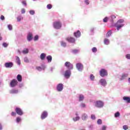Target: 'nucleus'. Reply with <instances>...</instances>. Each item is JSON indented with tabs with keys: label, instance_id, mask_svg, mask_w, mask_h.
Masks as SVG:
<instances>
[{
	"label": "nucleus",
	"instance_id": "1",
	"mask_svg": "<svg viewBox=\"0 0 130 130\" xmlns=\"http://www.w3.org/2000/svg\"><path fill=\"white\" fill-rule=\"evenodd\" d=\"M62 26V24L59 20L54 21L53 23V27L56 30H59V29L61 28Z\"/></svg>",
	"mask_w": 130,
	"mask_h": 130
},
{
	"label": "nucleus",
	"instance_id": "2",
	"mask_svg": "<svg viewBox=\"0 0 130 130\" xmlns=\"http://www.w3.org/2000/svg\"><path fill=\"white\" fill-rule=\"evenodd\" d=\"M15 111L16 112V114L17 115H19V116H22V115H24V111L20 107H16L15 108Z\"/></svg>",
	"mask_w": 130,
	"mask_h": 130
},
{
	"label": "nucleus",
	"instance_id": "3",
	"mask_svg": "<svg viewBox=\"0 0 130 130\" xmlns=\"http://www.w3.org/2000/svg\"><path fill=\"white\" fill-rule=\"evenodd\" d=\"M64 67L68 69L67 70L72 71L74 69V64L70 62L66 61L64 63Z\"/></svg>",
	"mask_w": 130,
	"mask_h": 130
},
{
	"label": "nucleus",
	"instance_id": "4",
	"mask_svg": "<svg viewBox=\"0 0 130 130\" xmlns=\"http://www.w3.org/2000/svg\"><path fill=\"white\" fill-rule=\"evenodd\" d=\"M76 69L78 72H83L84 70V65L81 62H78L76 64Z\"/></svg>",
	"mask_w": 130,
	"mask_h": 130
},
{
	"label": "nucleus",
	"instance_id": "5",
	"mask_svg": "<svg viewBox=\"0 0 130 130\" xmlns=\"http://www.w3.org/2000/svg\"><path fill=\"white\" fill-rule=\"evenodd\" d=\"M17 85H18V80L15 79H12L10 83L11 88H15Z\"/></svg>",
	"mask_w": 130,
	"mask_h": 130
},
{
	"label": "nucleus",
	"instance_id": "6",
	"mask_svg": "<svg viewBox=\"0 0 130 130\" xmlns=\"http://www.w3.org/2000/svg\"><path fill=\"white\" fill-rule=\"evenodd\" d=\"M72 70H67L63 74V76L65 78V79H70L71 78V75H72Z\"/></svg>",
	"mask_w": 130,
	"mask_h": 130
},
{
	"label": "nucleus",
	"instance_id": "7",
	"mask_svg": "<svg viewBox=\"0 0 130 130\" xmlns=\"http://www.w3.org/2000/svg\"><path fill=\"white\" fill-rule=\"evenodd\" d=\"M100 75L101 77L103 78V77L107 76V75H108V73H107V71H106V70H105V69H102L100 71Z\"/></svg>",
	"mask_w": 130,
	"mask_h": 130
},
{
	"label": "nucleus",
	"instance_id": "8",
	"mask_svg": "<svg viewBox=\"0 0 130 130\" xmlns=\"http://www.w3.org/2000/svg\"><path fill=\"white\" fill-rule=\"evenodd\" d=\"M104 106V103L101 101H98L95 102V107L98 108H102Z\"/></svg>",
	"mask_w": 130,
	"mask_h": 130
},
{
	"label": "nucleus",
	"instance_id": "9",
	"mask_svg": "<svg viewBox=\"0 0 130 130\" xmlns=\"http://www.w3.org/2000/svg\"><path fill=\"white\" fill-rule=\"evenodd\" d=\"M99 83L101 86H103V87H106V86H107V81L106 79L104 78L101 79L99 81Z\"/></svg>",
	"mask_w": 130,
	"mask_h": 130
},
{
	"label": "nucleus",
	"instance_id": "10",
	"mask_svg": "<svg viewBox=\"0 0 130 130\" xmlns=\"http://www.w3.org/2000/svg\"><path fill=\"white\" fill-rule=\"evenodd\" d=\"M56 90L58 92H61L63 90V84L62 83H59L57 85Z\"/></svg>",
	"mask_w": 130,
	"mask_h": 130
},
{
	"label": "nucleus",
	"instance_id": "11",
	"mask_svg": "<svg viewBox=\"0 0 130 130\" xmlns=\"http://www.w3.org/2000/svg\"><path fill=\"white\" fill-rule=\"evenodd\" d=\"M32 40H33V34H32V32H28L27 36V41H28V42H30L32 41Z\"/></svg>",
	"mask_w": 130,
	"mask_h": 130
},
{
	"label": "nucleus",
	"instance_id": "12",
	"mask_svg": "<svg viewBox=\"0 0 130 130\" xmlns=\"http://www.w3.org/2000/svg\"><path fill=\"white\" fill-rule=\"evenodd\" d=\"M48 116V113L46 111H44L42 112L41 116V119H45Z\"/></svg>",
	"mask_w": 130,
	"mask_h": 130
},
{
	"label": "nucleus",
	"instance_id": "13",
	"mask_svg": "<svg viewBox=\"0 0 130 130\" xmlns=\"http://www.w3.org/2000/svg\"><path fill=\"white\" fill-rule=\"evenodd\" d=\"M13 66L14 63L13 62H7L5 63V67L7 69H11V68H13Z\"/></svg>",
	"mask_w": 130,
	"mask_h": 130
},
{
	"label": "nucleus",
	"instance_id": "14",
	"mask_svg": "<svg viewBox=\"0 0 130 130\" xmlns=\"http://www.w3.org/2000/svg\"><path fill=\"white\" fill-rule=\"evenodd\" d=\"M67 41H68V42H70V43H75V42H76V40L75 39V38L72 37H67Z\"/></svg>",
	"mask_w": 130,
	"mask_h": 130
},
{
	"label": "nucleus",
	"instance_id": "15",
	"mask_svg": "<svg viewBox=\"0 0 130 130\" xmlns=\"http://www.w3.org/2000/svg\"><path fill=\"white\" fill-rule=\"evenodd\" d=\"M9 93L10 94H12V95H14L15 94H18V93H19V90L13 88L9 90Z\"/></svg>",
	"mask_w": 130,
	"mask_h": 130
},
{
	"label": "nucleus",
	"instance_id": "16",
	"mask_svg": "<svg viewBox=\"0 0 130 130\" xmlns=\"http://www.w3.org/2000/svg\"><path fill=\"white\" fill-rule=\"evenodd\" d=\"M123 26H124V24H118L116 23L114 24V27L117 28V31H119V30H120V29H121Z\"/></svg>",
	"mask_w": 130,
	"mask_h": 130
},
{
	"label": "nucleus",
	"instance_id": "17",
	"mask_svg": "<svg viewBox=\"0 0 130 130\" xmlns=\"http://www.w3.org/2000/svg\"><path fill=\"white\" fill-rule=\"evenodd\" d=\"M74 36L76 38H80L81 37V31L77 30L76 32H74Z\"/></svg>",
	"mask_w": 130,
	"mask_h": 130
},
{
	"label": "nucleus",
	"instance_id": "18",
	"mask_svg": "<svg viewBox=\"0 0 130 130\" xmlns=\"http://www.w3.org/2000/svg\"><path fill=\"white\" fill-rule=\"evenodd\" d=\"M81 119L83 121H86L88 119V115L86 113H83L81 115Z\"/></svg>",
	"mask_w": 130,
	"mask_h": 130
},
{
	"label": "nucleus",
	"instance_id": "19",
	"mask_svg": "<svg viewBox=\"0 0 130 130\" xmlns=\"http://www.w3.org/2000/svg\"><path fill=\"white\" fill-rule=\"evenodd\" d=\"M95 30H96V27H91L89 30V35H94L95 34Z\"/></svg>",
	"mask_w": 130,
	"mask_h": 130
},
{
	"label": "nucleus",
	"instance_id": "20",
	"mask_svg": "<svg viewBox=\"0 0 130 130\" xmlns=\"http://www.w3.org/2000/svg\"><path fill=\"white\" fill-rule=\"evenodd\" d=\"M128 76V74L127 73H123L122 74L120 80L123 81L125 78H127V76Z\"/></svg>",
	"mask_w": 130,
	"mask_h": 130
},
{
	"label": "nucleus",
	"instance_id": "21",
	"mask_svg": "<svg viewBox=\"0 0 130 130\" xmlns=\"http://www.w3.org/2000/svg\"><path fill=\"white\" fill-rule=\"evenodd\" d=\"M15 58H16V63H17V64H18V66H20L21 65V60H20V57H19V56H16Z\"/></svg>",
	"mask_w": 130,
	"mask_h": 130
},
{
	"label": "nucleus",
	"instance_id": "22",
	"mask_svg": "<svg viewBox=\"0 0 130 130\" xmlns=\"http://www.w3.org/2000/svg\"><path fill=\"white\" fill-rule=\"evenodd\" d=\"M45 57H46V54L45 53H42L41 54L40 58H41V60H44V59H45Z\"/></svg>",
	"mask_w": 130,
	"mask_h": 130
},
{
	"label": "nucleus",
	"instance_id": "23",
	"mask_svg": "<svg viewBox=\"0 0 130 130\" xmlns=\"http://www.w3.org/2000/svg\"><path fill=\"white\" fill-rule=\"evenodd\" d=\"M46 59L48 61V62L50 63L51 61H52V56L51 55H48L46 57Z\"/></svg>",
	"mask_w": 130,
	"mask_h": 130
},
{
	"label": "nucleus",
	"instance_id": "24",
	"mask_svg": "<svg viewBox=\"0 0 130 130\" xmlns=\"http://www.w3.org/2000/svg\"><path fill=\"white\" fill-rule=\"evenodd\" d=\"M42 67H37L36 69L37 70L39 71V72H41L42 71V70H45V66L44 65H42Z\"/></svg>",
	"mask_w": 130,
	"mask_h": 130
},
{
	"label": "nucleus",
	"instance_id": "25",
	"mask_svg": "<svg viewBox=\"0 0 130 130\" xmlns=\"http://www.w3.org/2000/svg\"><path fill=\"white\" fill-rule=\"evenodd\" d=\"M85 99V96L83 94H79V102H81L82 101H84V100Z\"/></svg>",
	"mask_w": 130,
	"mask_h": 130
},
{
	"label": "nucleus",
	"instance_id": "26",
	"mask_svg": "<svg viewBox=\"0 0 130 130\" xmlns=\"http://www.w3.org/2000/svg\"><path fill=\"white\" fill-rule=\"evenodd\" d=\"M15 121L17 124L20 123V122L22 121V118H21L20 116L17 117L15 119Z\"/></svg>",
	"mask_w": 130,
	"mask_h": 130
},
{
	"label": "nucleus",
	"instance_id": "27",
	"mask_svg": "<svg viewBox=\"0 0 130 130\" xmlns=\"http://www.w3.org/2000/svg\"><path fill=\"white\" fill-rule=\"evenodd\" d=\"M123 100L126 101L127 103H130V98L129 96H123Z\"/></svg>",
	"mask_w": 130,
	"mask_h": 130
},
{
	"label": "nucleus",
	"instance_id": "28",
	"mask_svg": "<svg viewBox=\"0 0 130 130\" xmlns=\"http://www.w3.org/2000/svg\"><path fill=\"white\" fill-rule=\"evenodd\" d=\"M16 79H17L18 82H22V75L18 74L17 76Z\"/></svg>",
	"mask_w": 130,
	"mask_h": 130
},
{
	"label": "nucleus",
	"instance_id": "29",
	"mask_svg": "<svg viewBox=\"0 0 130 130\" xmlns=\"http://www.w3.org/2000/svg\"><path fill=\"white\" fill-rule=\"evenodd\" d=\"M123 22H124V20L123 19H119L115 24H118L119 25H123V24H122Z\"/></svg>",
	"mask_w": 130,
	"mask_h": 130
},
{
	"label": "nucleus",
	"instance_id": "30",
	"mask_svg": "<svg viewBox=\"0 0 130 130\" xmlns=\"http://www.w3.org/2000/svg\"><path fill=\"white\" fill-rule=\"evenodd\" d=\"M72 53H73V54H77L79 53V52H80V50L74 49L72 50Z\"/></svg>",
	"mask_w": 130,
	"mask_h": 130
},
{
	"label": "nucleus",
	"instance_id": "31",
	"mask_svg": "<svg viewBox=\"0 0 130 130\" xmlns=\"http://www.w3.org/2000/svg\"><path fill=\"white\" fill-rule=\"evenodd\" d=\"M112 35V30H110L106 34V37H110V36Z\"/></svg>",
	"mask_w": 130,
	"mask_h": 130
},
{
	"label": "nucleus",
	"instance_id": "32",
	"mask_svg": "<svg viewBox=\"0 0 130 130\" xmlns=\"http://www.w3.org/2000/svg\"><path fill=\"white\" fill-rule=\"evenodd\" d=\"M109 43H110V42L109 39H104V44H105L106 45H109Z\"/></svg>",
	"mask_w": 130,
	"mask_h": 130
},
{
	"label": "nucleus",
	"instance_id": "33",
	"mask_svg": "<svg viewBox=\"0 0 130 130\" xmlns=\"http://www.w3.org/2000/svg\"><path fill=\"white\" fill-rule=\"evenodd\" d=\"M81 118L80 117V116H76L75 117L73 118V121H75L76 122V121H78V120H80V119Z\"/></svg>",
	"mask_w": 130,
	"mask_h": 130
},
{
	"label": "nucleus",
	"instance_id": "34",
	"mask_svg": "<svg viewBox=\"0 0 130 130\" xmlns=\"http://www.w3.org/2000/svg\"><path fill=\"white\" fill-rule=\"evenodd\" d=\"M29 53V49H28L25 48L22 51V53H23V54H27V53Z\"/></svg>",
	"mask_w": 130,
	"mask_h": 130
},
{
	"label": "nucleus",
	"instance_id": "35",
	"mask_svg": "<svg viewBox=\"0 0 130 130\" xmlns=\"http://www.w3.org/2000/svg\"><path fill=\"white\" fill-rule=\"evenodd\" d=\"M89 79L90 81H92L93 82L95 80V76L93 74H90L89 76Z\"/></svg>",
	"mask_w": 130,
	"mask_h": 130
},
{
	"label": "nucleus",
	"instance_id": "36",
	"mask_svg": "<svg viewBox=\"0 0 130 130\" xmlns=\"http://www.w3.org/2000/svg\"><path fill=\"white\" fill-rule=\"evenodd\" d=\"M61 46L62 47H67V43L64 42V41H61L60 42Z\"/></svg>",
	"mask_w": 130,
	"mask_h": 130
},
{
	"label": "nucleus",
	"instance_id": "37",
	"mask_svg": "<svg viewBox=\"0 0 130 130\" xmlns=\"http://www.w3.org/2000/svg\"><path fill=\"white\" fill-rule=\"evenodd\" d=\"M120 116V113L119 112H117L114 114V117L117 118V117H119Z\"/></svg>",
	"mask_w": 130,
	"mask_h": 130
},
{
	"label": "nucleus",
	"instance_id": "38",
	"mask_svg": "<svg viewBox=\"0 0 130 130\" xmlns=\"http://www.w3.org/2000/svg\"><path fill=\"white\" fill-rule=\"evenodd\" d=\"M92 50V52H93V53H96V52H97L98 51V49H97V48L94 47L92 48L91 49Z\"/></svg>",
	"mask_w": 130,
	"mask_h": 130
},
{
	"label": "nucleus",
	"instance_id": "39",
	"mask_svg": "<svg viewBox=\"0 0 130 130\" xmlns=\"http://www.w3.org/2000/svg\"><path fill=\"white\" fill-rule=\"evenodd\" d=\"M17 20L18 22H20V21L21 20H23V17H22V16H18L17 17Z\"/></svg>",
	"mask_w": 130,
	"mask_h": 130
},
{
	"label": "nucleus",
	"instance_id": "40",
	"mask_svg": "<svg viewBox=\"0 0 130 130\" xmlns=\"http://www.w3.org/2000/svg\"><path fill=\"white\" fill-rule=\"evenodd\" d=\"M39 36H38V35H36L34 37V41H37L38 40H39Z\"/></svg>",
	"mask_w": 130,
	"mask_h": 130
},
{
	"label": "nucleus",
	"instance_id": "41",
	"mask_svg": "<svg viewBox=\"0 0 130 130\" xmlns=\"http://www.w3.org/2000/svg\"><path fill=\"white\" fill-rule=\"evenodd\" d=\"M29 14L32 16H33L34 15H35V11L33 10H29Z\"/></svg>",
	"mask_w": 130,
	"mask_h": 130
},
{
	"label": "nucleus",
	"instance_id": "42",
	"mask_svg": "<svg viewBox=\"0 0 130 130\" xmlns=\"http://www.w3.org/2000/svg\"><path fill=\"white\" fill-rule=\"evenodd\" d=\"M97 123L99 125L102 124V120L101 119H99L97 121Z\"/></svg>",
	"mask_w": 130,
	"mask_h": 130
},
{
	"label": "nucleus",
	"instance_id": "43",
	"mask_svg": "<svg viewBox=\"0 0 130 130\" xmlns=\"http://www.w3.org/2000/svg\"><path fill=\"white\" fill-rule=\"evenodd\" d=\"M3 47H5V48H7V46H9V44L4 42L2 44Z\"/></svg>",
	"mask_w": 130,
	"mask_h": 130
},
{
	"label": "nucleus",
	"instance_id": "44",
	"mask_svg": "<svg viewBox=\"0 0 130 130\" xmlns=\"http://www.w3.org/2000/svg\"><path fill=\"white\" fill-rule=\"evenodd\" d=\"M47 8L48 9V10H51V9H52V5L51 4L47 5Z\"/></svg>",
	"mask_w": 130,
	"mask_h": 130
},
{
	"label": "nucleus",
	"instance_id": "45",
	"mask_svg": "<svg viewBox=\"0 0 130 130\" xmlns=\"http://www.w3.org/2000/svg\"><path fill=\"white\" fill-rule=\"evenodd\" d=\"M107 129V126L103 125L101 128L100 130H106Z\"/></svg>",
	"mask_w": 130,
	"mask_h": 130
},
{
	"label": "nucleus",
	"instance_id": "46",
	"mask_svg": "<svg viewBox=\"0 0 130 130\" xmlns=\"http://www.w3.org/2000/svg\"><path fill=\"white\" fill-rule=\"evenodd\" d=\"M103 21L104 23H107V22H108V17H105Z\"/></svg>",
	"mask_w": 130,
	"mask_h": 130
},
{
	"label": "nucleus",
	"instance_id": "47",
	"mask_svg": "<svg viewBox=\"0 0 130 130\" xmlns=\"http://www.w3.org/2000/svg\"><path fill=\"white\" fill-rule=\"evenodd\" d=\"M84 4H85L86 6H88V5H90V1L84 0Z\"/></svg>",
	"mask_w": 130,
	"mask_h": 130
},
{
	"label": "nucleus",
	"instance_id": "48",
	"mask_svg": "<svg viewBox=\"0 0 130 130\" xmlns=\"http://www.w3.org/2000/svg\"><path fill=\"white\" fill-rule=\"evenodd\" d=\"M91 118L92 119V120H95L96 119V116H95L94 114H91Z\"/></svg>",
	"mask_w": 130,
	"mask_h": 130
},
{
	"label": "nucleus",
	"instance_id": "49",
	"mask_svg": "<svg viewBox=\"0 0 130 130\" xmlns=\"http://www.w3.org/2000/svg\"><path fill=\"white\" fill-rule=\"evenodd\" d=\"M21 3L24 7H27V3L26 2V1H23L21 2Z\"/></svg>",
	"mask_w": 130,
	"mask_h": 130
},
{
	"label": "nucleus",
	"instance_id": "50",
	"mask_svg": "<svg viewBox=\"0 0 130 130\" xmlns=\"http://www.w3.org/2000/svg\"><path fill=\"white\" fill-rule=\"evenodd\" d=\"M24 62H26V63L29 62V59H28V57H25L24 58Z\"/></svg>",
	"mask_w": 130,
	"mask_h": 130
},
{
	"label": "nucleus",
	"instance_id": "51",
	"mask_svg": "<svg viewBox=\"0 0 130 130\" xmlns=\"http://www.w3.org/2000/svg\"><path fill=\"white\" fill-rule=\"evenodd\" d=\"M8 28L9 29V30H10V31L13 30V26H12V25L11 24H9L8 25Z\"/></svg>",
	"mask_w": 130,
	"mask_h": 130
},
{
	"label": "nucleus",
	"instance_id": "52",
	"mask_svg": "<svg viewBox=\"0 0 130 130\" xmlns=\"http://www.w3.org/2000/svg\"><path fill=\"white\" fill-rule=\"evenodd\" d=\"M11 116H16V115H17V113L16 112H12L11 113Z\"/></svg>",
	"mask_w": 130,
	"mask_h": 130
},
{
	"label": "nucleus",
	"instance_id": "53",
	"mask_svg": "<svg viewBox=\"0 0 130 130\" xmlns=\"http://www.w3.org/2000/svg\"><path fill=\"white\" fill-rule=\"evenodd\" d=\"M80 107H81V108H85V107H86V104L84 103H81L80 104Z\"/></svg>",
	"mask_w": 130,
	"mask_h": 130
},
{
	"label": "nucleus",
	"instance_id": "54",
	"mask_svg": "<svg viewBox=\"0 0 130 130\" xmlns=\"http://www.w3.org/2000/svg\"><path fill=\"white\" fill-rule=\"evenodd\" d=\"M18 87L19 88H23V87H24V83H19Z\"/></svg>",
	"mask_w": 130,
	"mask_h": 130
},
{
	"label": "nucleus",
	"instance_id": "55",
	"mask_svg": "<svg viewBox=\"0 0 130 130\" xmlns=\"http://www.w3.org/2000/svg\"><path fill=\"white\" fill-rule=\"evenodd\" d=\"M123 129H124V130L128 129V127H127V125H124L123 126Z\"/></svg>",
	"mask_w": 130,
	"mask_h": 130
},
{
	"label": "nucleus",
	"instance_id": "56",
	"mask_svg": "<svg viewBox=\"0 0 130 130\" xmlns=\"http://www.w3.org/2000/svg\"><path fill=\"white\" fill-rule=\"evenodd\" d=\"M125 57L127 59H130V54H127L125 55Z\"/></svg>",
	"mask_w": 130,
	"mask_h": 130
},
{
	"label": "nucleus",
	"instance_id": "57",
	"mask_svg": "<svg viewBox=\"0 0 130 130\" xmlns=\"http://www.w3.org/2000/svg\"><path fill=\"white\" fill-rule=\"evenodd\" d=\"M1 20H2V21H4L5 20V16L4 15H1V17H0Z\"/></svg>",
	"mask_w": 130,
	"mask_h": 130
},
{
	"label": "nucleus",
	"instance_id": "58",
	"mask_svg": "<svg viewBox=\"0 0 130 130\" xmlns=\"http://www.w3.org/2000/svg\"><path fill=\"white\" fill-rule=\"evenodd\" d=\"M26 13V10L25 9H22L21 10V14H25Z\"/></svg>",
	"mask_w": 130,
	"mask_h": 130
},
{
	"label": "nucleus",
	"instance_id": "59",
	"mask_svg": "<svg viewBox=\"0 0 130 130\" xmlns=\"http://www.w3.org/2000/svg\"><path fill=\"white\" fill-rule=\"evenodd\" d=\"M111 19H113V20H114V19H115V18H116V16H115V15H112L110 16Z\"/></svg>",
	"mask_w": 130,
	"mask_h": 130
},
{
	"label": "nucleus",
	"instance_id": "60",
	"mask_svg": "<svg viewBox=\"0 0 130 130\" xmlns=\"http://www.w3.org/2000/svg\"><path fill=\"white\" fill-rule=\"evenodd\" d=\"M53 70H54V67H51L50 69V71L52 73V72H53Z\"/></svg>",
	"mask_w": 130,
	"mask_h": 130
},
{
	"label": "nucleus",
	"instance_id": "61",
	"mask_svg": "<svg viewBox=\"0 0 130 130\" xmlns=\"http://www.w3.org/2000/svg\"><path fill=\"white\" fill-rule=\"evenodd\" d=\"M3 129V126L2 125V124L0 123V130Z\"/></svg>",
	"mask_w": 130,
	"mask_h": 130
},
{
	"label": "nucleus",
	"instance_id": "62",
	"mask_svg": "<svg viewBox=\"0 0 130 130\" xmlns=\"http://www.w3.org/2000/svg\"><path fill=\"white\" fill-rule=\"evenodd\" d=\"M75 115H76V116H79V114L78 113V112H76L75 113Z\"/></svg>",
	"mask_w": 130,
	"mask_h": 130
},
{
	"label": "nucleus",
	"instance_id": "63",
	"mask_svg": "<svg viewBox=\"0 0 130 130\" xmlns=\"http://www.w3.org/2000/svg\"><path fill=\"white\" fill-rule=\"evenodd\" d=\"M113 19L111 18V23H112V24H113Z\"/></svg>",
	"mask_w": 130,
	"mask_h": 130
},
{
	"label": "nucleus",
	"instance_id": "64",
	"mask_svg": "<svg viewBox=\"0 0 130 130\" xmlns=\"http://www.w3.org/2000/svg\"><path fill=\"white\" fill-rule=\"evenodd\" d=\"M128 82L129 84H130V78H129L128 79Z\"/></svg>",
	"mask_w": 130,
	"mask_h": 130
}]
</instances>
